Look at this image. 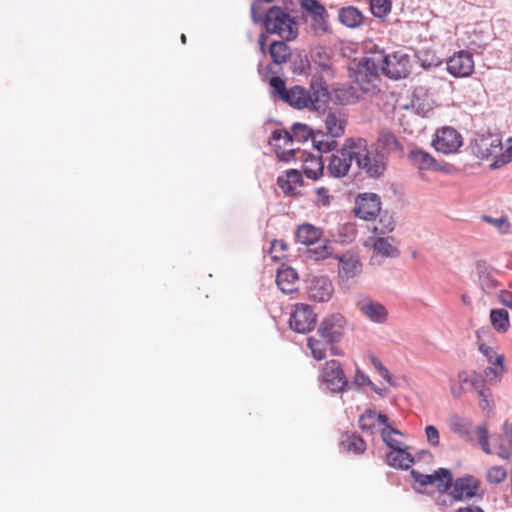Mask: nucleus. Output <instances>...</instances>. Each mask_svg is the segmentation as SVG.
Instances as JSON below:
<instances>
[{
  "label": "nucleus",
  "instance_id": "a19ab883",
  "mask_svg": "<svg viewBox=\"0 0 512 512\" xmlns=\"http://www.w3.org/2000/svg\"><path fill=\"white\" fill-rule=\"evenodd\" d=\"M392 9L391 0H370L371 13L380 19H384Z\"/></svg>",
  "mask_w": 512,
  "mask_h": 512
},
{
  "label": "nucleus",
  "instance_id": "58836bf2",
  "mask_svg": "<svg viewBox=\"0 0 512 512\" xmlns=\"http://www.w3.org/2000/svg\"><path fill=\"white\" fill-rule=\"evenodd\" d=\"M478 276L480 286L484 292L491 293L497 288V280L493 277L490 271L480 264H478Z\"/></svg>",
  "mask_w": 512,
  "mask_h": 512
},
{
  "label": "nucleus",
  "instance_id": "423d86ee",
  "mask_svg": "<svg viewBox=\"0 0 512 512\" xmlns=\"http://www.w3.org/2000/svg\"><path fill=\"white\" fill-rule=\"evenodd\" d=\"M266 31L270 34H277L285 41L294 40L298 35V25L282 8L271 7L264 18Z\"/></svg>",
  "mask_w": 512,
  "mask_h": 512
},
{
  "label": "nucleus",
  "instance_id": "13d9d810",
  "mask_svg": "<svg viewBox=\"0 0 512 512\" xmlns=\"http://www.w3.org/2000/svg\"><path fill=\"white\" fill-rule=\"evenodd\" d=\"M500 301L506 307L512 309V294L509 292H504L501 294Z\"/></svg>",
  "mask_w": 512,
  "mask_h": 512
},
{
  "label": "nucleus",
  "instance_id": "09e8293b",
  "mask_svg": "<svg viewBox=\"0 0 512 512\" xmlns=\"http://www.w3.org/2000/svg\"><path fill=\"white\" fill-rule=\"evenodd\" d=\"M308 253L310 254V257L313 258L315 261L328 258L331 255L329 251L328 241H325L322 245L313 250H309Z\"/></svg>",
  "mask_w": 512,
  "mask_h": 512
},
{
  "label": "nucleus",
  "instance_id": "0e129e2a",
  "mask_svg": "<svg viewBox=\"0 0 512 512\" xmlns=\"http://www.w3.org/2000/svg\"><path fill=\"white\" fill-rule=\"evenodd\" d=\"M181 41L182 43H186V36L184 34H182L181 36Z\"/></svg>",
  "mask_w": 512,
  "mask_h": 512
},
{
  "label": "nucleus",
  "instance_id": "864d4df0",
  "mask_svg": "<svg viewBox=\"0 0 512 512\" xmlns=\"http://www.w3.org/2000/svg\"><path fill=\"white\" fill-rule=\"evenodd\" d=\"M425 434L427 441L432 446H438L440 442V436L438 429L433 425H428L425 428Z\"/></svg>",
  "mask_w": 512,
  "mask_h": 512
},
{
  "label": "nucleus",
  "instance_id": "aec40b11",
  "mask_svg": "<svg viewBox=\"0 0 512 512\" xmlns=\"http://www.w3.org/2000/svg\"><path fill=\"white\" fill-rule=\"evenodd\" d=\"M333 292V284L326 277L314 278L308 289L309 298L316 302L329 301L333 295Z\"/></svg>",
  "mask_w": 512,
  "mask_h": 512
},
{
  "label": "nucleus",
  "instance_id": "bf43d9fd",
  "mask_svg": "<svg viewBox=\"0 0 512 512\" xmlns=\"http://www.w3.org/2000/svg\"><path fill=\"white\" fill-rule=\"evenodd\" d=\"M377 372H378V373L380 374V376H381L384 380H386L390 385H393L392 377H391V375H390V373H389L388 369H387L385 366H384V367H382L381 369H379Z\"/></svg>",
  "mask_w": 512,
  "mask_h": 512
},
{
  "label": "nucleus",
  "instance_id": "5701e85b",
  "mask_svg": "<svg viewBox=\"0 0 512 512\" xmlns=\"http://www.w3.org/2000/svg\"><path fill=\"white\" fill-rule=\"evenodd\" d=\"M276 283L283 293L291 294L297 290L298 274L288 266H282L276 275Z\"/></svg>",
  "mask_w": 512,
  "mask_h": 512
},
{
  "label": "nucleus",
  "instance_id": "cd10ccee",
  "mask_svg": "<svg viewBox=\"0 0 512 512\" xmlns=\"http://www.w3.org/2000/svg\"><path fill=\"white\" fill-rule=\"evenodd\" d=\"M338 19L346 27L357 28L364 23L365 17L356 7L347 6L340 9Z\"/></svg>",
  "mask_w": 512,
  "mask_h": 512
},
{
  "label": "nucleus",
  "instance_id": "603ef678",
  "mask_svg": "<svg viewBox=\"0 0 512 512\" xmlns=\"http://www.w3.org/2000/svg\"><path fill=\"white\" fill-rule=\"evenodd\" d=\"M354 383L358 386H370L376 393L380 394L379 389L374 385L370 378L359 369L356 370Z\"/></svg>",
  "mask_w": 512,
  "mask_h": 512
},
{
  "label": "nucleus",
  "instance_id": "b1692460",
  "mask_svg": "<svg viewBox=\"0 0 512 512\" xmlns=\"http://www.w3.org/2000/svg\"><path fill=\"white\" fill-rule=\"evenodd\" d=\"M358 307L373 322L384 323L387 319V309L381 303L364 299L358 303Z\"/></svg>",
  "mask_w": 512,
  "mask_h": 512
},
{
  "label": "nucleus",
  "instance_id": "4468645a",
  "mask_svg": "<svg viewBox=\"0 0 512 512\" xmlns=\"http://www.w3.org/2000/svg\"><path fill=\"white\" fill-rule=\"evenodd\" d=\"M355 214L358 218L370 221L377 218L381 211V199L375 193H363L355 200Z\"/></svg>",
  "mask_w": 512,
  "mask_h": 512
},
{
  "label": "nucleus",
  "instance_id": "473e14b6",
  "mask_svg": "<svg viewBox=\"0 0 512 512\" xmlns=\"http://www.w3.org/2000/svg\"><path fill=\"white\" fill-rule=\"evenodd\" d=\"M268 52L274 64H284L291 56L290 47L284 41H274L269 45Z\"/></svg>",
  "mask_w": 512,
  "mask_h": 512
},
{
  "label": "nucleus",
  "instance_id": "e433bc0d",
  "mask_svg": "<svg viewBox=\"0 0 512 512\" xmlns=\"http://www.w3.org/2000/svg\"><path fill=\"white\" fill-rule=\"evenodd\" d=\"M374 253L383 257H397L399 250L387 238L378 237L372 244Z\"/></svg>",
  "mask_w": 512,
  "mask_h": 512
},
{
  "label": "nucleus",
  "instance_id": "4c0bfd02",
  "mask_svg": "<svg viewBox=\"0 0 512 512\" xmlns=\"http://www.w3.org/2000/svg\"><path fill=\"white\" fill-rule=\"evenodd\" d=\"M341 445L346 451L353 452L355 454H362L366 450L365 441L355 434L346 435L342 440Z\"/></svg>",
  "mask_w": 512,
  "mask_h": 512
},
{
  "label": "nucleus",
  "instance_id": "e2e57ef3",
  "mask_svg": "<svg viewBox=\"0 0 512 512\" xmlns=\"http://www.w3.org/2000/svg\"><path fill=\"white\" fill-rule=\"evenodd\" d=\"M458 512H484L481 508L477 506H468L464 508H460Z\"/></svg>",
  "mask_w": 512,
  "mask_h": 512
},
{
  "label": "nucleus",
  "instance_id": "1a4fd4ad",
  "mask_svg": "<svg viewBox=\"0 0 512 512\" xmlns=\"http://www.w3.org/2000/svg\"><path fill=\"white\" fill-rule=\"evenodd\" d=\"M363 150L357 149L361 155L357 156L356 163L359 168L363 169L369 177L378 178L386 170L387 161L381 153H370L366 141L361 139Z\"/></svg>",
  "mask_w": 512,
  "mask_h": 512
},
{
  "label": "nucleus",
  "instance_id": "c85d7f7f",
  "mask_svg": "<svg viewBox=\"0 0 512 512\" xmlns=\"http://www.w3.org/2000/svg\"><path fill=\"white\" fill-rule=\"evenodd\" d=\"M358 422L363 431L374 433L377 422L386 425L388 418L385 414H376L375 411L368 409L359 417Z\"/></svg>",
  "mask_w": 512,
  "mask_h": 512
},
{
  "label": "nucleus",
  "instance_id": "c756f323",
  "mask_svg": "<svg viewBox=\"0 0 512 512\" xmlns=\"http://www.w3.org/2000/svg\"><path fill=\"white\" fill-rule=\"evenodd\" d=\"M389 466L399 469H408L413 463V457L406 451V447L390 451L386 456Z\"/></svg>",
  "mask_w": 512,
  "mask_h": 512
},
{
  "label": "nucleus",
  "instance_id": "f8f14e48",
  "mask_svg": "<svg viewBox=\"0 0 512 512\" xmlns=\"http://www.w3.org/2000/svg\"><path fill=\"white\" fill-rule=\"evenodd\" d=\"M346 320L340 313L327 316L319 325L318 333L328 343L334 344L338 342L345 330Z\"/></svg>",
  "mask_w": 512,
  "mask_h": 512
},
{
  "label": "nucleus",
  "instance_id": "7c9ffc66",
  "mask_svg": "<svg viewBox=\"0 0 512 512\" xmlns=\"http://www.w3.org/2000/svg\"><path fill=\"white\" fill-rule=\"evenodd\" d=\"M303 170L307 178L317 180L323 175L324 163L321 157L307 155L303 159Z\"/></svg>",
  "mask_w": 512,
  "mask_h": 512
},
{
  "label": "nucleus",
  "instance_id": "69168bd1",
  "mask_svg": "<svg viewBox=\"0 0 512 512\" xmlns=\"http://www.w3.org/2000/svg\"><path fill=\"white\" fill-rule=\"evenodd\" d=\"M331 352H332L333 354H337L336 349H335L334 347H332Z\"/></svg>",
  "mask_w": 512,
  "mask_h": 512
},
{
  "label": "nucleus",
  "instance_id": "20e7f679",
  "mask_svg": "<svg viewBox=\"0 0 512 512\" xmlns=\"http://www.w3.org/2000/svg\"><path fill=\"white\" fill-rule=\"evenodd\" d=\"M477 440L486 454H496L502 459L512 458V423L506 421L500 433L494 440V448L489 443V430L487 423H483L476 428Z\"/></svg>",
  "mask_w": 512,
  "mask_h": 512
},
{
  "label": "nucleus",
  "instance_id": "6ab92c4d",
  "mask_svg": "<svg viewBox=\"0 0 512 512\" xmlns=\"http://www.w3.org/2000/svg\"><path fill=\"white\" fill-rule=\"evenodd\" d=\"M408 160L421 173L424 171H444V168L428 152L421 149H413L408 154Z\"/></svg>",
  "mask_w": 512,
  "mask_h": 512
},
{
  "label": "nucleus",
  "instance_id": "a211bd4d",
  "mask_svg": "<svg viewBox=\"0 0 512 512\" xmlns=\"http://www.w3.org/2000/svg\"><path fill=\"white\" fill-rule=\"evenodd\" d=\"M313 135L314 133L309 126L302 123H295L291 128V132L286 130H275L272 133L271 140L284 141L285 143H294V141L304 142L309 138H313Z\"/></svg>",
  "mask_w": 512,
  "mask_h": 512
},
{
  "label": "nucleus",
  "instance_id": "393cba45",
  "mask_svg": "<svg viewBox=\"0 0 512 512\" xmlns=\"http://www.w3.org/2000/svg\"><path fill=\"white\" fill-rule=\"evenodd\" d=\"M377 145L387 154L401 156L403 147L396 135L388 129H382L377 138Z\"/></svg>",
  "mask_w": 512,
  "mask_h": 512
},
{
  "label": "nucleus",
  "instance_id": "a18cd8bd",
  "mask_svg": "<svg viewBox=\"0 0 512 512\" xmlns=\"http://www.w3.org/2000/svg\"><path fill=\"white\" fill-rule=\"evenodd\" d=\"M507 478V471L502 466L490 467L486 472V479L491 484H499Z\"/></svg>",
  "mask_w": 512,
  "mask_h": 512
},
{
  "label": "nucleus",
  "instance_id": "2f4dec72",
  "mask_svg": "<svg viewBox=\"0 0 512 512\" xmlns=\"http://www.w3.org/2000/svg\"><path fill=\"white\" fill-rule=\"evenodd\" d=\"M381 437L391 451L406 447L403 441V434L392 428L388 423L381 430Z\"/></svg>",
  "mask_w": 512,
  "mask_h": 512
},
{
  "label": "nucleus",
  "instance_id": "a878e982",
  "mask_svg": "<svg viewBox=\"0 0 512 512\" xmlns=\"http://www.w3.org/2000/svg\"><path fill=\"white\" fill-rule=\"evenodd\" d=\"M326 135L332 138H338L344 135L346 127V118L340 112L330 111L325 116Z\"/></svg>",
  "mask_w": 512,
  "mask_h": 512
},
{
  "label": "nucleus",
  "instance_id": "9d476101",
  "mask_svg": "<svg viewBox=\"0 0 512 512\" xmlns=\"http://www.w3.org/2000/svg\"><path fill=\"white\" fill-rule=\"evenodd\" d=\"M317 316L312 308L305 303H298L291 313L289 324L291 329L298 333H308L314 329Z\"/></svg>",
  "mask_w": 512,
  "mask_h": 512
},
{
  "label": "nucleus",
  "instance_id": "3c124183",
  "mask_svg": "<svg viewBox=\"0 0 512 512\" xmlns=\"http://www.w3.org/2000/svg\"><path fill=\"white\" fill-rule=\"evenodd\" d=\"M269 84L274 89V91L279 95L280 99L284 100V95L285 93L288 92L284 80L278 76H274L270 78Z\"/></svg>",
  "mask_w": 512,
  "mask_h": 512
},
{
  "label": "nucleus",
  "instance_id": "72a5a7b5",
  "mask_svg": "<svg viewBox=\"0 0 512 512\" xmlns=\"http://www.w3.org/2000/svg\"><path fill=\"white\" fill-rule=\"evenodd\" d=\"M490 321L493 328L500 333H505L510 327L509 313L505 309L491 310Z\"/></svg>",
  "mask_w": 512,
  "mask_h": 512
},
{
  "label": "nucleus",
  "instance_id": "680f3d73",
  "mask_svg": "<svg viewBox=\"0 0 512 512\" xmlns=\"http://www.w3.org/2000/svg\"><path fill=\"white\" fill-rule=\"evenodd\" d=\"M267 40V36L264 33H261L258 38V44L260 50L264 53L265 52V43Z\"/></svg>",
  "mask_w": 512,
  "mask_h": 512
},
{
  "label": "nucleus",
  "instance_id": "f257e3e1",
  "mask_svg": "<svg viewBox=\"0 0 512 512\" xmlns=\"http://www.w3.org/2000/svg\"><path fill=\"white\" fill-rule=\"evenodd\" d=\"M410 70V56L402 50L388 54L384 51H374L359 62L354 78L363 91H369L374 81L377 80L379 72L391 79L398 80L406 78Z\"/></svg>",
  "mask_w": 512,
  "mask_h": 512
},
{
  "label": "nucleus",
  "instance_id": "49530a36",
  "mask_svg": "<svg viewBox=\"0 0 512 512\" xmlns=\"http://www.w3.org/2000/svg\"><path fill=\"white\" fill-rule=\"evenodd\" d=\"M307 346L316 360H323L326 357V346L322 341L310 337L307 340Z\"/></svg>",
  "mask_w": 512,
  "mask_h": 512
},
{
  "label": "nucleus",
  "instance_id": "ea45409f",
  "mask_svg": "<svg viewBox=\"0 0 512 512\" xmlns=\"http://www.w3.org/2000/svg\"><path fill=\"white\" fill-rule=\"evenodd\" d=\"M269 254L274 262H279L288 256V244L284 240H273L271 242Z\"/></svg>",
  "mask_w": 512,
  "mask_h": 512
},
{
  "label": "nucleus",
  "instance_id": "5fc2aeb1",
  "mask_svg": "<svg viewBox=\"0 0 512 512\" xmlns=\"http://www.w3.org/2000/svg\"><path fill=\"white\" fill-rule=\"evenodd\" d=\"M412 107L421 115H426L429 111L432 110V105L429 101L420 102L418 96H415L412 100Z\"/></svg>",
  "mask_w": 512,
  "mask_h": 512
},
{
  "label": "nucleus",
  "instance_id": "0eeeda50",
  "mask_svg": "<svg viewBox=\"0 0 512 512\" xmlns=\"http://www.w3.org/2000/svg\"><path fill=\"white\" fill-rule=\"evenodd\" d=\"M301 17L316 34L330 31L329 14L319 0H298Z\"/></svg>",
  "mask_w": 512,
  "mask_h": 512
},
{
  "label": "nucleus",
  "instance_id": "8fccbe9b",
  "mask_svg": "<svg viewBox=\"0 0 512 512\" xmlns=\"http://www.w3.org/2000/svg\"><path fill=\"white\" fill-rule=\"evenodd\" d=\"M266 9L262 1H254L251 5V17L255 23H259L263 20V15L266 16Z\"/></svg>",
  "mask_w": 512,
  "mask_h": 512
},
{
  "label": "nucleus",
  "instance_id": "6e6552de",
  "mask_svg": "<svg viewBox=\"0 0 512 512\" xmlns=\"http://www.w3.org/2000/svg\"><path fill=\"white\" fill-rule=\"evenodd\" d=\"M320 386L332 393H341L346 390L349 382L337 360L327 361L321 369L319 376Z\"/></svg>",
  "mask_w": 512,
  "mask_h": 512
},
{
  "label": "nucleus",
  "instance_id": "79ce46f5",
  "mask_svg": "<svg viewBox=\"0 0 512 512\" xmlns=\"http://www.w3.org/2000/svg\"><path fill=\"white\" fill-rule=\"evenodd\" d=\"M477 395L480 398L479 407L481 410L487 414L491 413L494 408V401L490 389L485 386L477 392Z\"/></svg>",
  "mask_w": 512,
  "mask_h": 512
},
{
  "label": "nucleus",
  "instance_id": "7ed1b4c3",
  "mask_svg": "<svg viewBox=\"0 0 512 512\" xmlns=\"http://www.w3.org/2000/svg\"><path fill=\"white\" fill-rule=\"evenodd\" d=\"M328 89L322 84L312 83L310 90L301 86H293L284 95V102L297 109L308 108L315 111H324L329 103Z\"/></svg>",
  "mask_w": 512,
  "mask_h": 512
},
{
  "label": "nucleus",
  "instance_id": "f704fd0d",
  "mask_svg": "<svg viewBox=\"0 0 512 512\" xmlns=\"http://www.w3.org/2000/svg\"><path fill=\"white\" fill-rule=\"evenodd\" d=\"M270 144L274 145L275 152L278 158L282 161H290L298 153L304 156V152H301L299 148H294L293 143H285L284 141H272Z\"/></svg>",
  "mask_w": 512,
  "mask_h": 512
},
{
  "label": "nucleus",
  "instance_id": "338daca9",
  "mask_svg": "<svg viewBox=\"0 0 512 512\" xmlns=\"http://www.w3.org/2000/svg\"><path fill=\"white\" fill-rule=\"evenodd\" d=\"M497 163H498V161H495L491 166L492 167H497Z\"/></svg>",
  "mask_w": 512,
  "mask_h": 512
},
{
  "label": "nucleus",
  "instance_id": "4be33fe9",
  "mask_svg": "<svg viewBox=\"0 0 512 512\" xmlns=\"http://www.w3.org/2000/svg\"><path fill=\"white\" fill-rule=\"evenodd\" d=\"M460 387H451V393L454 398H460L463 393V386L470 385L476 392L486 386V381L480 373L473 371L468 373L467 371H460L457 375Z\"/></svg>",
  "mask_w": 512,
  "mask_h": 512
},
{
  "label": "nucleus",
  "instance_id": "2eb2a0df",
  "mask_svg": "<svg viewBox=\"0 0 512 512\" xmlns=\"http://www.w3.org/2000/svg\"><path fill=\"white\" fill-rule=\"evenodd\" d=\"M334 258L339 262L338 278L341 283H347L362 273V263L357 254L347 252Z\"/></svg>",
  "mask_w": 512,
  "mask_h": 512
},
{
  "label": "nucleus",
  "instance_id": "9b49d317",
  "mask_svg": "<svg viewBox=\"0 0 512 512\" xmlns=\"http://www.w3.org/2000/svg\"><path fill=\"white\" fill-rule=\"evenodd\" d=\"M463 143L461 134L452 127H442L435 133L432 141L433 147L441 153L450 154L456 152Z\"/></svg>",
  "mask_w": 512,
  "mask_h": 512
},
{
  "label": "nucleus",
  "instance_id": "f03ea898",
  "mask_svg": "<svg viewBox=\"0 0 512 512\" xmlns=\"http://www.w3.org/2000/svg\"><path fill=\"white\" fill-rule=\"evenodd\" d=\"M411 474L421 486L436 485L440 493L450 490L451 497L456 501L482 498L484 494L481 480L470 474L463 475L455 480H453L451 471L446 468H439L432 474H422L419 471L412 470Z\"/></svg>",
  "mask_w": 512,
  "mask_h": 512
},
{
  "label": "nucleus",
  "instance_id": "c03bdc74",
  "mask_svg": "<svg viewBox=\"0 0 512 512\" xmlns=\"http://www.w3.org/2000/svg\"><path fill=\"white\" fill-rule=\"evenodd\" d=\"M394 230L393 218L387 214L380 217L378 224L374 227L373 232L375 235H385Z\"/></svg>",
  "mask_w": 512,
  "mask_h": 512
},
{
  "label": "nucleus",
  "instance_id": "de8ad7c7",
  "mask_svg": "<svg viewBox=\"0 0 512 512\" xmlns=\"http://www.w3.org/2000/svg\"><path fill=\"white\" fill-rule=\"evenodd\" d=\"M483 220L495 226L503 234L508 233L510 229V223L507 217L492 218L484 216Z\"/></svg>",
  "mask_w": 512,
  "mask_h": 512
},
{
  "label": "nucleus",
  "instance_id": "4d7b16f0",
  "mask_svg": "<svg viewBox=\"0 0 512 512\" xmlns=\"http://www.w3.org/2000/svg\"><path fill=\"white\" fill-rule=\"evenodd\" d=\"M512 161V140H510L509 145L504 154H501V162L506 163Z\"/></svg>",
  "mask_w": 512,
  "mask_h": 512
},
{
  "label": "nucleus",
  "instance_id": "bb28decb",
  "mask_svg": "<svg viewBox=\"0 0 512 512\" xmlns=\"http://www.w3.org/2000/svg\"><path fill=\"white\" fill-rule=\"evenodd\" d=\"M323 230L310 223H303L297 227L296 240L305 246H311L321 240Z\"/></svg>",
  "mask_w": 512,
  "mask_h": 512
},
{
  "label": "nucleus",
  "instance_id": "052dcab7",
  "mask_svg": "<svg viewBox=\"0 0 512 512\" xmlns=\"http://www.w3.org/2000/svg\"><path fill=\"white\" fill-rule=\"evenodd\" d=\"M369 360H370V363L373 365V367L378 371L379 369H381L382 367H384V365L382 364V362L380 361L379 358H377L375 355H369Z\"/></svg>",
  "mask_w": 512,
  "mask_h": 512
},
{
  "label": "nucleus",
  "instance_id": "39448f33",
  "mask_svg": "<svg viewBox=\"0 0 512 512\" xmlns=\"http://www.w3.org/2000/svg\"><path fill=\"white\" fill-rule=\"evenodd\" d=\"M357 149L364 151L361 138L346 139L342 148L330 157L327 166L329 174L335 178L346 176L350 170L352 161H356L357 156L361 155L360 152H357Z\"/></svg>",
  "mask_w": 512,
  "mask_h": 512
},
{
  "label": "nucleus",
  "instance_id": "c9c22d12",
  "mask_svg": "<svg viewBox=\"0 0 512 512\" xmlns=\"http://www.w3.org/2000/svg\"><path fill=\"white\" fill-rule=\"evenodd\" d=\"M471 425V421L458 415H453L449 419V427L451 431L467 440L470 438Z\"/></svg>",
  "mask_w": 512,
  "mask_h": 512
},
{
  "label": "nucleus",
  "instance_id": "6e6d98bb",
  "mask_svg": "<svg viewBox=\"0 0 512 512\" xmlns=\"http://www.w3.org/2000/svg\"><path fill=\"white\" fill-rule=\"evenodd\" d=\"M317 203L326 206L330 203L329 191L325 187H319L316 189Z\"/></svg>",
  "mask_w": 512,
  "mask_h": 512
},
{
  "label": "nucleus",
  "instance_id": "dca6fc26",
  "mask_svg": "<svg viewBox=\"0 0 512 512\" xmlns=\"http://www.w3.org/2000/svg\"><path fill=\"white\" fill-rule=\"evenodd\" d=\"M502 143L498 135H481L475 140L473 145L474 154L481 160H488L501 156Z\"/></svg>",
  "mask_w": 512,
  "mask_h": 512
},
{
  "label": "nucleus",
  "instance_id": "f3484780",
  "mask_svg": "<svg viewBox=\"0 0 512 512\" xmlns=\"http://www.w3.org/2000/svg\"><path fill=\"white\" fill-rule=\"evenodd\" d=\"M447 70L454 77H468L474 71L473 56L468 51H458L447 61Z\"/></svg>",
  "mask_w": 512,
  "mask_h": 512
},
{
  "label": "nucleus",
  "instance_id": "37998d69",
  "mask_svg": "<svg viewBox=\"0 0 512 512\" xmlns=\"http://www.w3.org/2000/svg\"><path fill=\"white\" fill-rule=\"evenodd\" d=\"M324 136L325 135L321 131L314 133L312 141L315 148L320 152H330L336 149L337 143L335 140L319 139L320 137L323 138Z\"/></svg>",
  "mask_w": 512,
  "mask_h": 512
},
{
  "label": "nucleus",
  "instance_id": "ddd939ff",
  "mask_svg": "<svg viewBox=\"0 0 512 512\" xmlns=\"http://www.w3.org/2000/svg\"><path fill=\"white\" fill-rule=\"evenodd\" d=\"M479 351L486 357L487 361L491 364L490 367L484 370L485 377L490 383L499 382L503 376V373L505 372L504 355L498 354L493 347L484 343L479 345Z\"/></svg>",
  "mask_w": 512,
  "mask_h": 512
},
{
  "label": "nucleus",
  "instance_id": "412c9836",
  "mask_svg": "<svg viewBox=\"0 0 512 512\" xmlns=\"http://www.w3.org/2000/svg\"><path fill=\"white\" fill-rule=\"evenodd\" d=\"M277 184L284 194L296 196L300 193L303 184L302 174L295 169L288 170L284 175L278 177Z\"/></svg>",
  "mask_w": 512,
  "mask_h": 512
}]
</instances>
